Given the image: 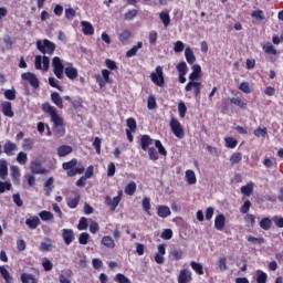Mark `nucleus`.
I'll list each match as a JSON object with an SVG mask.
<instances>
[{
	"label": "nucleus",
	"instance_id": "f257e3e1",
	"mask_svg": "<svg viewBox=\"0 0 283 283\" xmlns=\"http://www.w3.org/2000/svg\"><path fill=\"white\" fill-rule=\"evenodd\" d=\"M41 109L44 114H48L53 123V132L59 136H65V128L63 127V118L59 116L56 107L50 105V102L42 104Z\"/></svg>",
	"mask_w": 283,
	"mask_h": 283
},
{
	"label": "nucleus",
	"instance_id": "f03ea898",
	"mask_svg": "<svg viewBox=\"0 0 283 283\" xmlns=\"http://www.w3.org/2000/svg\"><path fill=\"white\" fill-rule=\"evenodd\" d=\"M77 165L78 159L73 158L70 161L63 163L62 169H64V171H67L69 178H74V176H76L77 174H83L85 171L84 167L76 168Z\"/></svg>",
	"mask_w": 283,
	"mask_h": 283
},
{
	"label": "nucleus",
	"instance_id": "7ed1b4c3",
	"mask_svg": "<svg viewBox=\"0 0 283 283\" xmlns=\"http://www.w3.org/2000/svg\"><path fill=\"white\" fill-rule=\"evenodd\" d=\"M36 48L41 54H49L52 56L56 50V44H54L52 41L44 39L43 42L41 40L36 41Z\"/></svg>",
	"mask_w": 283,
	"mask_h": 283
},
{
	"label": "nucleus",
	"instance_id": "20e7f679",
	"mask_svg": "<svg viewBox=\"0 0 283 283\" xmlns=\"http://www.w3.org/2000/svg\"><path fill=\"white\" fill-rule=\"evenodd\" d=\"M150 81L157 87H165V73L163 72V66H157L155 72L150 74Z\"/></svg>",
	"mask_w": 283,
	"mask_h": 283
},
{
	"label": "nucleus",
	"instance_id": "39448f33",
	"mask_svg": "<svg viewBox=\"0 0 283 283\" xmlns=\"http://www.w3.org/2000/svg\"><path fill=\"white\" fill-rule=\"evenodd\" d=\"M120 200H123V190H118L117 196L112 199V197H105V205L109 207V211H116V207L120 205Z\"/></svg>",
	"mask_w": 283,
	"mask_h": 283
},
{
	"label": "nucleus",
	"instance_id": "423d86ee",
	"mask_svg": "<svg viewBox=\"0 0 283 283\" xmlns=\"http://www.w3.org/2000/svg\"><path fill=\"white\" fill-rule=\"evenodd\" d=\"M169 125L172 134H175L177 138H185V129L177 118H171Z\"/></svg>",
	"mask_w": 283,
	"mask_h": 283
},
{
	"label": "nucleus",
	"instance_id": "0eeeda50",
	"mask_svg": "<svg viewBox=\"0 0 283 283\" xmlns=\"http://www.w3.org/2000/svg\"><path fill=\"white\" fill-rule=\"evenodd\" d=\"M53 65V73L56 76V78H63V72L65 70V66L63 65V62H61V57L55 56L52 60Z\"/></svg>",
	"mask_w": 283,
	"mask_h": 283
},
{
	"label": "nucleus",
	"instance_id": "6e6552de",
	"mask_svg": "<svg viewBox=\"0 0 283 283\" xmlns=\"http://www.w3.org/2000/svg\"><path fill=\"white\" fill-rule=\"evenodd\" d=\"M35 70H43L44 72H48V70H50V57H48V55H36Z\"/></svg>",
	"mask_w": 283,
	"mask_h": 283
},
{
	"label": "nucleus",
	"instance_id": "1a4fd4ad",
	"mask_svg": "<svg viewBox=\"0 0 283 283\" xmlns=\"http://www.w3.org/2000/svg\"><path fill=\"white\" fill-rule=\"evenodd\" d=\"M193 90L195 98H200L202 83L200 82H188L185 86V92H191Z\"/></svg>",
	"mask_w": 283,
	"mask_h": 283
},
{
	"label": "nucleus",
	"instance_id": "9d476101",
	"mask_svg": "<svg viewBox=\"0 0 283 283\" xmlns=\"http://www.w3.org/2000/svg\"><path fill=\"white\" fill-rule=\"evenodd\" d=\"M21 78L22 81H28L30 85L33 86L34 90H39V85H40L39 77H36L34 73H31V72L22 73Z\"/></svg>",
	"mask_w": 283,
	"mask_h": 283
},
{
	"label": "nucleus",
	"instance_id": "9b49d317",
	"mask_svg": "<svg viewBox=\"0 0 283 283\" xmlns=\"http://www.w3.org/2000/svg\"><path fill=\"white\" fill-rule=\"evenodd\" d=\"M176 69L179 74V83H187V77H185L187 76V72H189V69L187 67V62H179Z\"/></svg>",
	"mask_w": 283,
	"mask_h": 283
},
{
	"label": "nucleus",
	"instance_id": "f8f14e48",
	"mask_svg": "<svg viewBox=\"0 0 283 283\" xmlns=\"http://www.w3.org/2000/svg\"><path fill=\"white\" fill-rule=\"evenodd\" d=\"M31 174L33 175H43L48 172V169L43 167L40 160H33L30 164Z\"/></svg>",
	"mask_w": 283,
	"mask_h": 283
},
{
	"label": "nucleus",
	"instance_id": "ddd939ff",
	"mask_svg": "<svg viewBox=\"0 0 283 283\" xmlns=\"http://www.w3.org/2000/svg\"><path fill=\"white\" fill-rule=\"evenodd\" d=\"M62 240H64V244H66V247H70V244H72L75 240L74 230L63 229L62 230Z\"/></svg>",
	"mask_w": 283,
	"mask_h": 283
},
{
	"label": "nucleus",
	"instance_id": "4468645a",
	"mask_svg": "<svg viewBox=\"0 0 283 283\" xmlns=\"http://www.w3.org/2000/svg\"><path fill=\"white\" fill-rule=\"evenodd\" d=\"M72 195L73 197H69L66 199V205L70 209H76V207H78V202H81V195L76 191H73Z\"/></svg>",
	"mask_w": 283,
	"mask_h": 283
},
{
	"label": "nucleus",
	"instance_id": "2eb2a0df",
	"mask_svg": "<svg viewBox=\"0 0 283 283\" xmlns=\"http://www.w3.org/2000/svg\"><path fill=\"white\" fill-rule=\"evenodd\" d=\"M191 280H193V277L191 276V271H189L188 269L180 270L178 275V283H189L191 282Z\"/></svg>",
	"mask_w": 283,
	"mask_h": 283
},
{
	"label": "nucleus",
	"instance_id": "dca6fc26",
	"mask_svg": "<svg viewBox=\"0 0 283 283\" xmlns=\"http://www.w3.org/2000/svg\"><path fill=\"white\" fill-rule=\"evenodd\" d=\"M202 72V67L200 64L192 65V72L189 75V83H196L198 78H200V74Z\"/></svg>",
	"mask_w": 283,
	"mask_h": 283
},
{
	"label": "nucleus",
	"instance_id": "f3484780",
	"mask_svg": "<svg viewBox=\"0 0 283 283\" xmlns=\"http://www.w3.org/2000/svg\"><path fill=\"white\" fill-rule=\"evenodd\" d=\"M139 145L143 151H147V149H149V146L154 145V139H151V136L149 135H142Z\"/></svg>",
	"mask_w": 283,
	"mask_h": 283
},
{
	"label": "nucleus",
	"instance_id": "a211bd4d",
	"mask_svg": "<svg viewBox=\"0 0 283 283\" xmlns=\"http://www.w3.org/2000/svg\"><path fill=\"white\" fill-rule=\"evenodd\" d=\"M224 224H227V218L222 213L218 214L214 218V229H217V231H222L224 229Z\"/></svg>",
	"mask_w": 283,
	"mask_h": 283
},
{
	"label": "nucleus",
	"instance_id": "6ab92c4d",
	"mask_svg": "<svg viewBox=\"0 0 283 283\" xmlns=\"http://www.w3.org/2000/svg\"><path fill=\"white\" fill-rule=\"evenodd\" d=\"M1 107H2V114L4 116H7L8 118H13L14 117V112L12 111V103L2 102Z\"/></svg>",
	"mask_w": 283,
	"mask_h": 283
},
{
	"label": "nucleus",
	"instance_id": "aec40b11",
	"mask_svg": "<svg viewBox=\"0 0 283 283\" xmlns=\"http://www.w3.org/2000/svg\"><path fill=\"white\" fill-rule=\"evenodd\" d=\"M74 149L72 148V146H67V145H62L57 147V156L60 158H65V156H70V154H72Z\"/></svg>",
	"mask_w": 283,
	"mask_h": 283
},
{
	"label": "nucleus",
	"instance_id": "412c9836",
	"mask_svg": "<svg viewBox=\"0 0 283 283\" xmlns=\"http://www.w3.org/2000/svg\"><path fill=\"white\" fill-rule=\"evenodd\" d=\"M17 144L12 143L11 140L6 142L3 146V151L8 156H13L14 151H17Z\"/></svg>",
	"mask_w": 283,
	"mask_h": 283
},
{
	"label": "nucleus",
	"instance_id": "4be33fe9",
	"mask_svg": "<svg viewBox=\"0 0 283 283\" xmlns=\"http://www.w3.org/2000/svg\"><path fill=\"white\" fill-rule=\"evenodd\" d=\"M81 25H82V32L85 36H92V34H94V27L92 25V23L87 21H82Z\"/></svg>",
	"mask_w": 283,
	"mask_h": 283
},
{
	"label": "nucleus",
	"instance_id": "5701e85b",
	"mask_svg": "<svg viewBox=\"0 0 283 283\" xmlns=\"http://www.w3.org/2000/svg\"><path fill=\"white\" fill-rule=\"evenodd\" d=\"M65 76L70 78V81H75V78H78V70L73 66H67L64 69Z\"/></svg>",
	"mask_w": 283,
	"mask_h": 283
},
{
	"label": "nucleus",
	"instance_id": "b1692460",
	"mask_svg": "<svg viewBox=\"0 0 283 283\" xmlns=\"http://www.w3.org/2000/svg\"><path fill=\"white\" fill-rule=\"evenodd\" d=\"M51 101L56 105L57 109H63V97L57 92L51 93Z\"/></svg>",
	"mask_w": 283,
	"mask_h": 283
},
{
	"label": "nucleus",
	"instance_id": "393cba45",
	"mask_svg": "<svg viewBox=\"0 0 283 283\" xmlns=\"http://www.w3.org/2000/svg\"><path fill=\"white\" fill-rule=\"evenodd\" d=\"M157 216L159 218H168V216H171V209L168 206H158Z\"/></svg>",
	"mask_w": 283,
	"mask_h": 283
},
{
	"label": "nucleus",
	"instance_id": "a878e982",
	"mask_svg": "<svg viewBox=\"0 0 283 283\" xmlns=\"http://www.w3.org/2000/svg\"><path fill=\"white\" fill-rule=\"evenodd\" d=\"M20 280L22 283H39V279L30 273H22Z\"/></svg>",
	"mask_w": 283,
	"mask_h": 283
},
{
	"label": "nucleus",
	"instance_id": "bb28decb",
	"mask_svg": "<svg viewBox=\"0 0 283 283\" xmlns=\"http://www.w3.org/2000/svg\"><path fill=\"white\" fill-rule=\"evenodd\" d=\"M0 275L1 277H3L6 283H13L14 279L12 277V275H10V271H8V269H6V266H0Z\"/></svg>",
	"mask_w": 283,
	"mask_h": 283
},
{
	"label": "nucleus",
	"instance_id": "cd10ccee",
	"mask_svg": "<svg viewBox=\"0 0 283 283\" xmlns=\"http://www.w3.org/2000/svg\"><path fill=\"white\" fill-rule=\"evenodd\" d=\"M0 178L1 180L8 178V161L6 159H0Z\"/></svg>",
	"mask_w": 283,
	"mask_h": 283
},
{
	"label": "nucleus",
	"instance_id": "c85d7f7f",
	"mask_svg": "<svg viewBox=\"0 0 283 283\" xmlns=\"http://www.w3.org/2000/svg\"><path fill=\"white\" fill-rule=\"evenodd\" d=\"M185 57L189 65H193V63H196V55L193 54V50L189 46L185 50Z\"/></svg>",
	"mask_w": 283,
	"mask_h": 283
},
{
	"label": "nucleus",
	"instance_id": "c756f323",
	"mask_svg": "<svg viewBox=\"0 0 283 283\" xmlns=\"http://www.w3.org/2000/svg\"><path fill=\"white\" fill-rule=\"evenodd\" d=\"M25 224H27V227H29V229H36L39 227V224H41V219H39V217L34 216L31 219H27Z\"/></svg>",
	"mask_w": 283,
	"mask_h": 283
},
{
	"label": "nucleus",
	"instance_id": "7c9ffc66",
	"mask_svg": "<svg viewBox=\"0 0 283 283\" xmlns=\"http://www.w3.org/2000/svg\"><path fill=\"white\" fill-rule=\"evenodd\" d=\"M186 182H188V185H196V182H198V179L196 178V172L193 170H186Z\"/></svg>",
	"mask_w": 283,
	"mask_h": 283
},
{
	"label": "nucleus",
	"instance_id": "2f4dec72",
	"mask_svg": "<svg viewBox=\"0 0 283 283\" xmlns=\"http://www.w3.org/2000/svg\"><path fill=\"white\" fill-rule=\"evenodd\" d=\"M159 19L164 23V28L171 24V18L169 17V11H161L159 13Z\"/></svg>",
	"mask_w": 283,
	"mask_h": 283
},
{
	"label": "nucleus",
	"instance_id": "473e14b6",
	"mask_svg": "<svg viewBox=\"0 0 283 283\" xmlns=\"http://www.w3.org/2000/svg\"><path fill=\"white\" fill-rule=\"evenodd\" d=\"M190 266H191L192 271H195V273H197V275H205V268L202 266L201 263L191 261Z\"/></svg>",
	"mask_w": 283,
	"mask_h": 283
},
{
	"label": "nucleus",
	"instance_id": "72a5a7b5",
	"mask_svg": "<svg viewBox=\"0 0 283 283\" xmlns=\"http://www.w3.org/2000/svg\"><path fill=\"white\" fill-rule=\"evenodd\" d=\"M140 49H143V42H138L137 45H134L130 50H128L126 52V59H132V56H136Z\"/></svg>",
	"mask_w": 283,
	"mask_h": 283
},
{
	"label": "nucleus",
	"instance_id": "f704fd0d",
	"mask_svg": "<svg viewBox=\"0 0 283 283\" xmlns=\"http://www.w3.org/2000/svg\"><path fill=\"white\" fill-rule=\"evenodd\" d=\"M102 244L106 247V249H114L116 247L114 239L109 235H105L102 238Z\"/></svg>",
	"mask_w": 283,
	"mask_h": 283
},
{
	"label": "nucleus",
	"instance_id": "c9c22d12",
	"mask_svg": "<svg viewBox=\"0 0 283 283\" xmlns=\"http://www.w3.org/2000/svg\"><path fill=\"white\" fill-rule=\"evenodd\" d=\"M136 181H130L124 189V192L126 193V196H134L136 193Z\"/></svg>",
	"mask_w": 283,
	"mask_h": 283
},
{
	"label": "nucleus",
	"instance_id": "e433bc0d",
	"mask_svg": "<svg viewBox=\"0 0 283 283\" xmlns=\"http://www.w3.org/2000/svg\"><path fill=\"white\" fill-rule=\"evenodd\" d=\"M230 103L232 105H235L237 107H240V109H247V102L242 101V98L240 97H232L230 99Z\"/></svg>",
	"mask_w": 283,
	"mask_h": 283
},
{
	"label": "nucleus",
	"instance_id": "4c0bfd02",
	"mask_svg": "<svg viewBox=\"0 0 283 283\" xmlns=\"http://www.w3.org/2000/svg\"><path fill=\"white\" fill-rule=\"evenodd\" d=\"M261 229H263V231H269L273 224V222L269 219V217H265L263 219H261V221L259 222Z\"/></svg>",
	"mask_w": 283,
	"mask_h": 283
},
{
	"label": "nucleus",
	"instance_id": "58836bf2",
	"mask_svg": "<svg viewBox=\"0 0 283 283\" xmlns=\"http://www.w3.org/2000/svg\"><path fill=\"white\" fill-rule=\"evenodd\" d=\"M170 255L172 256V260H175L176 262L182 260L185 252L181 249H174L170 252Z\"/></svg>",
	"mask_w": 283,
	"mask_h": 283
},
{
	"label": "nucleus",
	"instance_id": "ea45409f",
	"mask_svg": "<svg viewBox=\"0 0 283 283\" xmlns=\"http://www.w3.org/2000/svg\"><path fill=\"white\" fill-rule=\"evenodd\" d=\"M224 143H226V147H228V149H235V147H238V139H235L233 137H226Z\"/></svg>",
	"mask_w": 283,
	"mask_h": 283
},
{
	"label": "nucleus",
	"instance_id": "a19ab883",
	"mask_svg": "<svg viewBox=\"0 0 283 283\" xmlns=\"http://www.w3.org/2000/svg\"><path fill=\"white\" fill-rule=\"evenodd\" d=\"M132 38V32L129 30H124L120 34H119V41L120 43H123L125 45V43H127L129 41V39Z\"/></svg>",
	"mask_w": 283,
	"mask_h": 283
},
{
	"label": "nucleus",
	"instance_id": "79ce46f5",
	"mask_svg": "<svg viewBox=\"0 0 283 283\" xmlns=\"http://www.w3.org/2000/svg\"><path fill=\"white\" fill-rule=\"evenodd\" d=\"M241 193L248 197L251 196V193H253V182H249L248 185L242 186Z\"/></svg>",
	"mask_w": 283,
	"mask_h": 283
},
{
	"label": "nucleus",
	"instance_id": "37998d69",
	"mask_svg": "<svg viewBox=\"0 0 283 283\" xmlns=\"http://www.w3.org/2000/svg\"><path fill=\"white\" fill-rule=\"evenodd\" d=\"M41 220H43L44 222H48L49 220H53L54 219V214L48 210H43L39 213Z\"/></svg>",
	"mask_w": 283,
	"mask_h": 283
},
{
	"label": "nucleus",
	"instance_id": "c03bdc74",
	"mask_svg": "<svg viewBox=\"0 0 283 283\" xmlns=\"http://www.w3.org/2000/svg\"><path fill=\"white\" fill-rule=\"evenodd\" d=\"M263 50H264L265 54H272L273 56H275L277 54V50L271 43L264 44Z\"/></svg>",
	"mask_w": 283,
	"mask_h": 283
},
{
	"label": "nucleus",
	"instance_id": "a18cd8bd",
	"mask_svg": "<svg viewBox=\"0 0 283 283\" xmlns=\"http://www.w3.org/2000/svg\"><path fill=\"white\" fill-rule=\"evenodd\" d=\"M126 125L128 127V128H126V129H128V132H136V129L138 127L136 124V119L134 117L127 118Z\"/></svg>",
	"mask_w": 283,
	"mask_h": 283
},
{
	"label": "nucleus",
	"instance_id": "49530a36",
	"mask_svg": "<svg viewBox=\"0 0 283 283\" xmlns=\"http://www.w3.org/2000/svg\"><path fill=\"white\" fill-rule=\"evenodd\" d=\"M147 107L148 109H156L158 107V103H156V96L149 95L147 98Z\"/></svg>",
	"mask_w": 283,
	"mask_h": 283
},
{
	"label": "nucleus",
	"instance_id": "de8ad7c7",
	"mask_svg": "<svg viewBox=\"0 0 283 283\" xmlns=\"http://www.w3.org/2000/svg\"><path fill=\"white\" fill-rule=\"evenodd\" d=\"M242 161V153H233L230 156V164L231 165H238V163Z\"/></svg>",
	"mask_w": 283,
	"mask_h": 283
},
{
	"label": "nucleus",
	"instance_id": "09e8293b",
	"mask_svg": "<svg viewBox=\"0 0 283 283\" xmlns=\"http://www.w3.org/2000/svg\"><path fill=\"white\" fill-rule=\"evenodd\" d=\"M178 113L180 118H185V116H187V105L185 104V102L178 103Z\"/></svg>",
	"mask_w": 283,
	"mask_h": 283
},
{
	"label": "nucleus",
	"instance_id": "8fccbe9b",
	"mask_svg": "<svg viewBox=\"0 0 283 283\" xmlns=\"http://www.w3.org/2000/svg\"><path fill=\"white\" fill-rule=\"evenodd\" d=\"M155 147L158 149V154H160V156H167V149L163 146V142L159 139L155 140Z\"/></svg>",
	"mask_w": 283,
	"mask_h": 283
},
{
	"label": "nucleus",
	"instance_id": "3c124183",
	"mask_svg": "<svg viewBox=\"0 0 283 283\" xmlns=\"http://www.w3.org/2000/svg\"><path fill=\"white\" fill-rule=\"evenodd\" d=\"M161 240H171L174 238V231L171 229H165L160 234Z\"/></svg>",
	"mask_w": 283,
	"mask_h": 283
},
{
	"label": "nucleus",
	"instance_id": "603ef678",
	"mask_svg": "<svg viewBox=\"0 0 283 283\" xmlns=\"http://www.w3.org/2000/svg\"><path fill=\"white\" fill-rule=\"evenodd\" d=\"M252 19H256V21H264V11L254 10L251 13Z\"/></svg>",
	"mask_w": 283,
	"mask_h": 283
},
{
	"label": "nucleus",
	"instance_id": "864d4df0",
	"mask_svg": "<svg viewBox=\"0 0 283 283\" xmlns=\"http://www.w3.org/2000/svg\"><path fill=\"white\" fill-rule=\"evenodd\" d=\"M17 163L19 165H25L28 163V154L20 151L17 156Z\"/></svg>",
	"mask_w": 283,
	"mask_h": 283
},
{
	"label": "nucleus",
	"instance_id": "5fc2aeb1",
	"mask_svg": "<svg viewBox=\"0 0 283 283\" xmlns=\"http://www.w3.org/2000/svg\"><path fill=\"white\" fill-rule=\"evenodd\" d=\"M87 227H88V224H87V218L82 217V218L80 219L78 224H77L78 231H87Z\"/></svg>",
	"mask_w": 283,
	"mask_h": 283
},
{
	"label": "nucleus",
	"instance_id": "6e6d98bb",
	"mask_svg": "<svg viewBox=\"0 0 283 283\" xmlns=\"http://www.w3.org/2000/svg\"><path fill=\"white\" fill-rule=\"evenodd\" d=\"M253 134H254V136H256V138H260V136H262V138H266V136H268L266 127H264V128L259 127V128L254 129Z\"/></svg>",
	"mask_w": 283,
	"mask_h": 283
},
{
	"label": "nucleus",
	"instance_id": "4d7b16f0",
	"mask_svg": "<svg viewBox=\"0 0 283 283\" xmlns=\"http://www.w3.org/2000/svg\"><path fill=\"white\" fill-rule=\"evenodd\" d=\"M138 14V10L133 9V10H128L125 14H124V19L126 21H132L135 17H137Z\"/></svg>",
	"mask_w": 283,
	"mask_h": 283
},
{
	"label": "nucleus",
	"instance_id": "13d9d810",
	"mask_svg": "<svg viewBox=\"0 0 283 283\" xmlns=\"http://www.w3.org/2000/svg\"><path fill=\"white\" fill-rule=\"evenodd\" d=\"M42 266L44 271H52V269H54V264L48 258L42 260Z\"/></svg>",
	"mask_w": 283,
	"mask_h": 283
},
{
	"label": "nucleus",
	"instance_id": "bf43d9fd",
	"mask_svg": "<svg viewBox=\"0 0 283 283\" xmlns=\"http://www.w3.org/2000/svg\"><path fill=\"white\" fill-rule=\"evenodd\" d=\"M11 178L13 181H17L19 178H21V171H19V167L13 166L11 168Z\"/></svg>",
	"mask_w": 283,
	"mask_h": 283
},
{
	"label": "nucleus",
	"instance_id": "052dcab7",
	"mask_svg": "<svg viewBox=\"0 0 283 283\" xmlns=\"http://www.w3.org/2000/svg\"><path fill=\"white\" fill-rule=\"evenodd\" d=\"M259 275L256 276V283H266L269 275L266 272L258 271Z\"/></svg>",
	"mask_w": 283,
	"mask_h": 283
},
{
	"label": "nucleus",
	"instance_id": "680f3d73",
	"mask_svg": "<svg viewBox=\"0 0 283 283\" xmlns=\"http://www.w3.org/2000/svg\"><path fill=\"white\" fill-rule=\"evenodd\" d=\"M146 151H148V156L150 160H154V161L158 160L159 157H158V153L156 151V148L149 147Z\"/></svg>",
	"mask_w": 283,
	"mask_h": 283
},
{
	"label": "nucleus",
	"instance_id": "e2e57ef3",
	"mask_svg": "<svg viewBox=\"0 0 283 283\" xmlns=\"http://www.w3.org/2000/svg\"><path fill=\"white\" fill-rule=\"evenodd\" d=\"M244 222L249 224V227H255V216L253 214H245Z\"/></svg>",
	"mask_w": 283,
	"mask_h": 283
},
{
	"label": "nucleus",
	"instance_id": "0e129e2a",
	"mask_svg": "<svg viewBox=\"0 0 283 283\" xmlns=\"http://www.w3.org/2000/svg\"><path fill=\"white\" fill-rule=\"evenodd\" d=\"M40 251H52V242L50 241V239H46V242L41 243Z\"/></svg>",
	"mask_w": 283,
	"mask_h": 283
},
{
	"label": "nucleus",
	"instance_id": "69168bd1",
	"mask_svg": "<svg viewBox=\"0 0 283 283\" xmlns=\"http://www.w3.org/2000/svg\"><path fill=\"white\" fill-rule=\"evenodd\" d=\"M88 240H90V233H87V232H82L78 237L80 244L85 245V244H87Z\"/></svg>",
	"mask_w": 283,
	"mask_h": 283
},
{
	"label": "nucleus",
	"instance_id": "338daca9",
	"mask_svg": "<svg viewBox=\"0 0 283 283\" xmlns=\"http://www.w3.org/2000/svg\"><path fill=\"white\" fill-rule=\"evenodd\" d=\"M115 282H118V283H132V281H129L127 279V276H125V274H123V273L116 274Z\"/></svg>",
	"mask_w": 283,
	"mask_h": 283
},
{
	"label": "nucleus",
	"instance_id": "774afa93",
	"mask_svg": "<svg viewBox=\"0 0 283 283\" xmlns=\"http://www.w3.org/2000/svg\"><path fill=\"white\" fill-rule=\"evenodd\" d=\"M219 269L220 271H227V256L219 258Z\"/></svg>",
	"mask_w": 283,
	"mask_h": 283
}]
</instances>
